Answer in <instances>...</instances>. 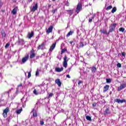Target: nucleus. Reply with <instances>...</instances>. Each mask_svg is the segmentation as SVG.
Returning a JSON list of instances; mask_svg holds the SVG:
<instances>
[{
  "label": "nucleus",
  "instance_id": "obj_5",
  "mask_svg": "<svg viewBox=\"0 0 126 126\" xmlns=\"http://www.w3.org/2000/svg\"><path fill=\"white\" fill-rule=\"evenodd\" d=\"M37 9H38V2H35V5L31 9V12H35Z\"/></svg>",
  "mask_w": 126,
  "mask_h": 126
},
{
  "label": "nucleus",
  "instance_id": "obj_12",
  "mask_svg": "<svg viewBox=\"0 0 126 126\" xmlns=\"http://www.w3.org/2000/svg\"><path fill=\"white\" fill-rule=\"evenodd\" d=\"M126 87V84L124 83L121 85V86L118 87V91H121V90H123L124 88Z\"/></svg>",
  "mask_w": 126,
  "mask_h": 126
},
{
  "label": "nucleus",
  "instance_id": "obj_51",
  "mask_svg": "<svg viewBox=\"0 0 126 126\" xmlns=\"http://www.w3.org/2000/svg\"><path fill=\"white\" fill-rule=\"evenodd\" d=\"M13 2H16V0H12Z\"/></svg>",
  "mask_w": 126,
  "mask_h": 126
},
{
  "label": "nucleus",
  "instance_id": "obj_59",
  "mask_svg": "<svg viewBox=\"0 0 126 126\" xmlns=\"http://www.w3.org/2000/svg\"><path fill=\"white\" fill-rule=\"evenodd\" d=\"M62 111H63V109H62Z\"/></svg>",
  "mask_w": 126,
  "mask_h": 126
},
{
  "label": "nucleus",
  "instance_id": "obj_55",
  "mask_svg": "<svg viewBox=\"0 0 126 126\" xmlns=\"http://www.w3.org/2000/svg\"><path fill=\"white\" fill-rule=\"evenodd\" d=\"M39 58H40V56H37V57H36V59H39Z\"/></svg>",
  "mask_w": 126,
  "mask_h": 126
},
{
  "label": "nucleus",
  "instance_id": "obj_24",
  "mask_svg": "<svg viewBox=\"0 0 126 126\" xmlns=\"http://www.w3.org/2000/svg\"><path fill=\"white\" fill-rule=\"evenodd\" d=\"M66 52H67V49H66V48L62 49L61 50V55H63V53H65Z\"/></svg>",
  "mask_w": 126,
  "mask_h": 126
},
{
  "label": "nucleus",
  "instance_id": "obj_6",
  "mask_svg": "<svg viewBox=\"0 0 126 126\" xmlns=\"http://www.w3.org/2000/svg\"><path fill=\"white\" fill-rule=\"evenodd\" d=\"M36 57V53H35V50H34V49H32L31 51V54L30 56V59H33Z\"/></svg>",
  "mask_w": 126,
  "mask_h": 126
},
{
  "label": "nucleus",
  "instance_id": "obj_41",
  "mask_svg": "<svg viewBox=\"0 0 126 126\" xmlns=\"http://www.w3.org/2000/svg\"><path fill=\"white\" fill-rule=\"evenodd\" d=\"M33 94H35V95H38V93H37V91H36V90H34Z\"/></svg>",
  "mask_w": 126,
  "mask_h": 126
},
{
  "label": "nucleus",
  "instance_id": "obj_19",
  "mask_svg": "<svg viewBox=\"0 0 126 126\" xmlns=\"http://www.w3.org/2000/svg\"><path fill=\"white\" fill-rule=\"evenodd\" d=\"M32 117H33L34 118H36L37 117V111H36V110H35V109H33L32 111Z\"/></svg>",
  "mask_w": 126,
  "mask_h": 126
},
{
  "label": "nucleus",
  "instance_id": "obj_46",
  "mask_svg": "<svg viewBox=\"0 0 126 126\" xmlns=\"http://www.w3.org/2000/svg\"><path fill=\"white\" fill-rule=\"evenodd\" d=\"M40 124L41 125V126H43L44 125V121H41L40 122Z\"/></svg>",
  "mask_w": 126,
  "mask_h": 126
},
{
  "label": "nucleus",
  "instance_id": "obj_32",
  "mask_svg": "<svg viewBox=\"0 0 126 126\" xmlns=\"http://www.w3.org/2000/svg\"><path fill=\"white\" fill-rule=\"evenodd\" d=\"M106 82L107 83H111V82H112V80L110 78L106 79Z\"/></svg>",
  "mask_w": 126,
  "mask_h": 126
},
{
  "label": "nucleus",
  "instance_id": "obj_39",
  "mask_svg": "<svg viewBox=\"0 0 126 126\" xmlns=\"http://www.w3.org/2000/svg\"><path fill=\"white\" fill-rule=\"evenodd\" d=\"M82 83H83V81H79L78 82V85H80V84H82Z\"/></svg>",
  "mask_w": 126,
  "mask_h": 126
},
{
  "label": "nucleus",
  "instance_id": "obj_23",
  "mask_svg": "<svg viewBox=\"0 0 126 126\" xmlns=\"http://www.w3.org/2000/svg\"><path fill=\"white\" fill-rule=\"evenodd\" d=\"M66 11L69 15H72L73 14V10H67Z\"/></svg>",
  "mask_w": 126,
  "mask_h": 126
},
{
  "label": "nucleus",
  "instance_id": "obj_10",
  "mask_svg": "<svg viewBox=\"0 0 126 126\" xmlns=\"http://www.w3.org/2000/svg\"><path fill=\"white\" fill-rule=\"evenodd\" d=\"M56 45H57V42H55L54 43L52 44L49 49V52H53V51H54L55 48H56Z\"/></svg>",
  "mask_w": 126,
  "mask_h": 126
},
{
  "label": "nucleus",
  "instance_id": "obj_1",
  "mask_svg": "<svg viewBox=\"0 0 126 126\" xmlns=\"http://www.w3.org/2000/svg\"><path fill=\"white\" fill-rule=\"evenodd\" d=\"M82 10V3L81 2H79L77 5V7L75 10L76 13H79Z\"/></svg>",
  "mask_w": 126,
  "mask_h": 126
},
{
  "label": "nucleus",
  "instance_id": "obj_26",
  "mask_svg": "<svg viewBox=\"0 0 126 126\" xmlns=\"http://www.w3.org/2000/svg\"><path fill=\"white\" fill-rule=\"evenodd\" d=\"M96 70H97V68H96V67L95 66L93 67L91 69L92 72L94 73L96 72Z\"/></svg>",
  "mask_w": 126,
  "mask_h": 126
},
{
  "label": "nucleus",
  "instance_id": "obj_16",
  "mask_svg": "<svg viewBox=\"0 0 126 126\" xmlns=\"http://www.w3.org/2000/svg\"><path fill=\"white\" fill-rule=\"evenodd\" d=\"M110 114H111V111H110V108H106L105 110L104 111V115H109Z\"/></svg>",
  "mask_w": 126,
  "mask_h": 126
},
{
  "label": "nucleus",
  "instance_id": "obj_9",
  "mask_svg": "<svg viewBox=\"0 0 126 126\" xmlns=\"http://www.w3.org/2000/svg\"><path fill=\"white\" fill-rule=\"evenodd\" d=\"M53 29H54V27L53 26H50L46 30L47 34H50V33H52V32H53Z\"/></svg>",
  "mask_w": 126,
  "mask_h": 126
},
{
  "label": "nucleus",
  "instance_id": "obj_45",
  "mask_svg": "<svg viewBox=\"0 0 126 126\" xmlns=\"http://www.w3.org/2000/svg\"><path fill=\"white\" fill-rule=\"evenodd\" d=\"M93 18H94V17H92V19H89V22H90V23H91V22H92V21H93Z\"/></svg>",
  "mask_w": 126,
  "mask_h": 126
},
{
  "label": "nucleus",
  "instance_id": "obj_53",
  "mask_svg": "<svg viewBox=\"0 0 126 126\" xmlns=\"http://www.w3.org/2000/svg\"><path fill=\"white\" fill-rule=\"evenodd\" d=\"M70 44H72V43H73V41H69Z\"/></svg>",
  "mask_w": 126,
  "mask_h": 126
},
{
  "label": "nucleus",
  "instance_id": "obj_36",
  "mask_svg": "<svg viewBox=\"0 0 126 126\" xmlns=\"http://www.w3.org/2000/svg\"><path fill=\"white\" fill-rule=\"evenodd\" d=\"M117 67H122V64L121 63H118L117 64Z\"/></svg>",
  "mask_w": 126,
  "mask_h": 126
},
{
  "label": "nucleus",
  "instance_id": "obj_49",
  "mask_svg": "<svg viewBox=\"0 0 126 126\" xmlns=\"http://www.w3.org/2000/svg\"><path fill=\"white\" fill-rule=\"evenodd\" d=\"M0 78H1V79H2V75L1 74V73H0Z\"/></svg>",
  "mask_w": 126,
  "mask_h": 126
},
{
  "label": "nucleus",
  "instance_id": "obj_35",
  "mask_svg": "<svg viewBox=\"0 0 126 126\" xmlns=\"http://www.w3.org/2000/svg\"><path fill=\"white\" fill-rule=\"evenodd\" d=\"M15 94L16 95H18V94H19V91L18 90V89H16Z\"/></svg>",
  "mask_w": 126,
  "mask_h": 126
},
{
  "label": "nucleus",
  "instance_id": "obj_57",
  "mask_svg": "<svg viewBox=\"0 0 126 126\" xmlns=\"http://www.w3.org/2000/svg\"><path fill=\"white\" fill-rule=\"evenodd\" d=\"M53 1H56V0H52Z\"/></svg>",
  "mask_w": 126,
  "mask_h": 126
},
{
  "label": "nucleus",
  "instance_id": "obj_34",
  "mask_svg": "<svg viewBox=\"0 0 126 126\" xmlns=\"http://www.w3.org/2000/svg\"><path fill=\"white\" fill-rule=\"evenodd\" d=\"M31 77V72H28V78Z\"/></svg>",
  "mask_w": 126,
  "mask_h": 126
},
{
  "label": "nucleus",
  "instance_id": "obj_42",
  "mask_svg": "<svg viewBox=\"0 0 126 126\" xmlns=\"http://www.w3.org/2000/svg\"><path fill=\"white\" fill-rule=\"evenodd\" d=\"M2 4H3V3L1 0H0V7H1L2 6Z\"/></svg>",
  "mask_w": 126,
  "mask_h": 126
},
{
  "label": "nucleus",
  "instance_id": "obj_43",
  "mask_svg": "<svg viewBox=\"0 0 126 126\" xmlns=\"http://www.w3.org/2000/svg\"><path fill=\"white\" fill-rule=\"evenodd\" d=\"M39 75V71L37 70L35 73V76H38Z\"/></svg>",
  "mask_w": 126,
  "mask_h": 126
},
{
  "label": "nucleus",
  "instance_id": "obj_15",
  "mask_svg": "<svg viewBox=\"0 0 126 126\" xmlns=\"http://www.w3.org/2000/svg\"><path fill=\"white\" fill-rule=\"evenodd\" d=\"M55 83L58 85L59 87L62 86V82H61V80L60 79H57L55 80Z\"/></svg>",
  "mask_w": 126,
  "mask_h": 126
},
{
  "label": "nucleus",
  "instance_id": "obj_33",
  "mask_svg": "<svg viewBox=\"0 0 126 126\" xmlns=\"http://www.w3.org/2000/svg\"><path fill=\"white\" fill-rule=\"evenodd\" d=\"M57 10H58V9H55L52 10V12L53 14H55L56 13V11H57Z\"/></svg>",
  "mask_w": 126,
  "mask_h": 126
},
{
  "label": "nucleus",
  "instance_id": "obj_48",
  "mask_svg": "<svg viewBox=\"0 0 126 126\" xmlns=\"http://www.w3.org/2000/svg\"><path fill=\"white\" fill-rule=\"evenodd\" d=\"M66 77L67 78H70V76L69 74H67L66 75Z\"/></svg>",
  "mask_w": 126,
  "mask_h": 126
},
{
  "label": "nucleus",
  "instance_id": "obj_27",
  "mask_svg": "<svg viewBox=\"0 0 126 126\" xmlns=\"http://www.w3.org/2000/svg\"><path fill=\"white\" fill-rule=\"evenodd\" d=\"M86 120H87V121H90V122L92 121V119L91 118V117H90L89 116H87L86 117Z\"/></svg>",
  "mask_w": 126,
  "mask_h": 126
},
{
  "label": "nucleus",
  "instance_id": "obj_21",
  "mask_svg": "<svg viewBox=\"0 0 126 126\" xmlns=\"http://www.w3.org/2000/svg\"><path fill=\"white\" fill-rule=\"evenodd\" d=\"M74 33V31H70L69 32H68V33L66 35L67 38H68V37H69L70 35H72V34H73Z\"/></svg>",
  "mask_w": 126,
  "mask_h": 126
},
{
  "label": "nucleus",
  "instance_id": "obj_13",
  "mask_svg": "<svg viewBox=\"0 0 126 126\" xmlns=\"http://www.w3.org/2000/svg\"><path fill=\"white\" fill-rule=\"evenodd\" d=\"M109 88H110V85H106L103 87V93H106L108 90H109Z\"/></svg>",
  "mask_w": 126,
  "mask_h": 126
},
{
  "label": "nucleus",
  "instance_id": "obj_58",
  "mask_svg": "<svg viewBox=\"0 0 126 126\" xmlns=\"http://www.w3.org/2000/svg\"><path fill=\"white\" fill-rule=\"evenodd\" d=\"M67 6H69V4L67 5Z\"/></svg>",
  "mask_w": 126,
  "mask_h": 126
},
{
  "label": "nucleus",
  "instance_id": "obj_60",
  "mask_svg": "<svg viewBox=\"0 0 126 126\" xmlns=\"http://www.w3.org/2000/svg\"><path fill=\"white\" fill-rule=\"evenodd\" d=\"M62 111H63V109H62Z\"/></svg>",
  "mask_w": 126,
  "mask_h": 126
},
{
  "label": "nucleus",
  "instance_id": "obj_61",
  "mask_svg": "<svg viewBox=\"0 0 126 126\" xmlns=\"http://www.w3.org/2000/svg\"><path fill=\"white\" fill-rule=\"evenodd\" d=\"M62 111H63V109H62Z\"/></svg>",
  "mask_w": 126,
  "mask_h": 126
},
{
  "label": "nucleus",
  "instance_id": "obj_4",
  "mask_svg": "<svg viewBox=\"0 0 126 126\" xmlns=\"http://www.w3.org/2000/svg\"><path fill=\"white\" fill-rule=\"evenodd\" d=\"M9 112V108L6 107L5 109L3 110L2 116L3 118H7V113Z\"/></svg>",
  "mask_w": 126,
  "mask_h": 126
},
{
  "label": "nucleus",
  "instance_id": "obj_14",
  "mask_svg": "<svg viewBox=\"0 0 126 126\" xmlns=\"http://www.w3.org/2000/svg\"><path fill=\"white\" fill-rule=\"evenodd\" d=\"M45 49V42H42L41 45H39L38 47V50H44Z\"/></svg>",
  "mask_w": 126,
  "mask_h": 126
},
{
  "label": "nucleus",
  "instance_id": "obj_28",
  "mask_svg": "<svg viewBox=\"0 0 126 126\" xmlns=\"http://www.w3.org/2000/svg\"><path fill=\"white\" fill-rule=\"evenodd\" d=\"M117 11V7H114L111 10L112 13H115Z\"/></svg>",
  "mask_w": 126,
  "mask_h": 126
},
{
  "label": "nucleus",
  "instance_id": "obj_25",
  "mask_svg": "<svg viewBox=\"0 0 126 126\" xmlns=\"http://www.w3.org/2000/svg\"><path fill=\"white\" fill-rule=\"evenodd\" d=\"M21 112H22V108L18 109L16 111V114H17V115H19V114H21Z\"/></svg>",
  "mask_w": 126,
  "mask_h": 126
},
{
  "label": "nucleus",
  "instance_id": "obj_18",
  "mask_svg": "<svg viewBox=\"0 0 126 126\" xmlns=\"http://www.w3.org/2000/svg\"><path fill=\"white\" fill-rule=\"evenodd\" d=\"M55 70L57 72H61V71H63V67H62L61 68L56 67L55 68Z\"/></svg>",
  "mask_w": 126,
  "mask_h": 126
},
{
  "label": "nucleus",
  "instance_id": "obj_20",
  "mask_svg": "<svg viewBox=\"0 0 126 126\" xmlns=\"http://www.w3.org/2000/svg\"><path fill=\"white\" fill-rule=\"evenodd\" d=\"M1 35H2V38H5L6 37V33L4 30H2L1 32Z\"/></svg>",
  "mask_w": 126,
  "mask_h": 126
},
{
  "label": "nucleus",
  "instance_id": "obj_38",
  "mask_svg": "<svg viewBox=\"0 0 126 126\" xmlns=\"http://www.w3.org/2000/svg\"><path fill=\"white\" fill-rule=\"evenodd\" d=\"M53 96H54V94L53 93H50L49 94L48 97L49 98H51V97H53Z\"/></svg>",
  "mask_w": 126,
  "mask_h": 126
},
{
  "label": "nucleus",
  "instance_id": "obj_30",
  "mask_svg": "<svg viewBox=\"0 0 126 126\" xmlns=\"http://www.w3.org/2000/svg\"><path fill=\"white\" fill-rule=\"evenodd\" d=\"M9 46H10V43H9V42H7L5 45V49H7Z\"/></svg>",
  "mask_w": 126,
  "mask_h": 126
},
{
  "label": "nucleus",
  "instance_id": "obj_11",
  "mask_svg": "<svg viewBox=\"0 0 126 126\" xmlns=\"http://www.w3.org/2000/svg\"><path fill=\"white\" fill-rule=\"evenodd\" d=\"M18 9V7L16 6L14 7L12 11H11V13L13 15H15L17 13V10Z\"/></svg>",
  "mask_w": 126,
  "mask_h": 126
},
{
  "label": "nucleus",
  "instance_id": "obj_29",
  "mask_svg": "<svg viewBox=\"0 0 126 126\" xmlns=\"http://www.w3.org/2000/svg\"><path fill=\"white\" fill-rule=\"evenodd\" d=\"M112 8H113V6L109 5L107 7H106V10L108 11V10H110V9H112Z\"/></svg>",
  "mask_w": 126,
  "mask_h": 126
},
{
  "label": "nucleus",
  "instance_id": "obj_56",
  "mask_svg": "<svg viewBox=\"0 0 126 126\" xmlns=\"http://www.w3.org/2000/svg\"><path fill=\"white\" fill-rule=\"evenodd\" d=\"M69 70H71V67L69 68Z\"/></svg>",
  "mask_w": 126,
  "mask_h": 126
},
{
  "label": "nucleus",
  "instance_id": "obj_52",
  "mask_svg": "<svg viewBox=\"0 0 126 126\" xmlns=\"http://www.w3.org/2000/svg\"><path fill=\"white\" fill-rule=\"evenodd\" d=\"M32 0H28V1H29V2H32Z\"/></svg>",
  "mask_w": 126,
  "mask_h": 126
},
{
  "label": "nucleus",
  "instance_id": "obj_47",
  "mask_svg": "<svg viewBox=\"0 0 126 126\" xmlns=\"http://www.w3.org/2000/svg\"><path fill=\"white\" fill-rule=\"evenodd\" d=\"M6 120L7 121L8 123H10V119L9 118H7Z\"/></svg>",
  "mask_w": 126,
  "mask_h": 126
},
{
  "label": "nucleus",
  "instance_id": "obj_8",
  "mask_svg": "<svg viewBox=\"0 0 126 126\" xmlns=\"http://www.w3.org/2000/svg\"><path fill=\"white\" fill-rule=\"evenodd\" d=\"M115 101L116 103H118V104H123V103H126V99H116Z\"/></svg>",
  "mask_w": 126,
  "mask_h": 126
},
{
  "label": "nucleus",
  "instance_id": "obj_31",
  "mask_svg": "<svg viewBox=\"0 0 126 126\" xmlns=\"http://www.w3.org/2000/svg\"><path fill=\"white\" fill-rule=\"evenodd\" d=\"M119 31H120V32H125V28H120L119 29Z\"/></svg>",
  "mask_w": 126,
  "mask_h": 126
},
{
  "label": "nucleus",
  "instance_id": "obj_40",
  "mask_svg": "<svg viewBox=\"0 0 126 126\" xmlns=\"http://www.w3.org/2000/svg\"><path fill=\"white\" fill-rule=\"evenodd\" d=\"M122 57H126V52H122L121 53Z\"/></svg>",
  "mask_w": 126,
  "mask_h": 126
},
{
  "label": "nucleus",
  "instance_id": "obj_17",
  "mask_svg": "<svg viewBox=\"0 0 126 126\" xmlns=\"http://www.w3.org/2000/svg\"><path fill=\"white\" fill-rule=\"evenodd\" d=\"M34 36V32H29L28 34V37L29 39H31Z\"/></svg>",
  "mask_w": 126,
  "mask_h": 126
},
{
  "label": "nucleus",
  "instance_id": "obj_54",
  "mask_svg": "<svg viewBox=\"0 0 126 126\" xmlns=\"http://www.w3.org/2000/svg\"><path fill=\"white\" fill-rule=\"evenodd\" d=\"M51 4L48 5V8H50V7H51Z\"/></svg>",
  "mask_w": 126,
  "mask_h": 126
},
{
  "label": "nucleus",
  "instance_id": "obj_22",
  "mask_svg": "<svg viewBox=\"0 0 126 126\" xmlns=\"http://www.w3.org/2000/svg\"><path fill=\"white\" fill-rule=\"evenodd\" d=\"M100 32L101 33H103V34H106V35H109V32H107V31L106 30H100Z\"/></svg>",
  "mask_w": 126,
  "mask_h": 126
},
{
  "label": "nucleus",
  "instance_id": "obj_3",
  "mask_svg": "<svg viewBox=\"0 0 126 126\" xmlns=\"http://www.w3.org/2000/svg\"><path fill=\"white\" fill-rule=\"evenodd\" d=\"M67 62H68V60L67 59V56L65 55L63 58V66L66 68L67 67Z\"/></svg>",
  "mask_w": 126,
  "mask_h": 126
},
{
  "label": "nucleus",
  "instance_id": "obj_44",
  "mask_svg": "<svg viewBox=\"0 0 126 126\" xmlns=\"http://www.w3.org/2000/svg\"><path fill=\"white\" fill-rule=\"evenodd\" d=\"M97 105V103L96 102H94L92 104L93 107H96V105Z\"/></svg>",
  "mask_w": 126,
  "mask_h": 126
},
{
  "label": "nucleus",
  "instance_id": "obj_50",
  "mask_svg": "<svg viewBox=\"0 0 126 126\" xmlns=\"http://www.w3.org/2000/svg\"><path fill=\"white\" fill-rule=\"evenodd\" d=\"M22 86V84H20L18 86V87H21Z\"/></svg>",
  "mask_w": 126,
  "mask_h": 126
},
{
  "label": "nucleus",
  "instance_id": "obj_7",
  "mask_svg": "<svg viewBox=\"0 0 126 126\" xmlns=\"http://www.w3.org/2000/svg\"><path fill=\"white\" fill-rule=\"evenodd\" d=\"M29 59V55L27 54L26 56H25L24 58L22 59V63H25L26 62L28 61V59Z\"/></svg>",
  "mask_w": 126,
  "mask_h": 126
},
{
  "label": "nucleus",
  "instance_id": "obj_2",
  "mask_svg": "<svg viewBox=\"0 0 126 126\" xmlns=\"http://www.w3.org/2000/svg\"><path fill=\"white\" fill-rule=\"evenodd\" d=\"M116 27H117L116 23L112 24L109 27L108 33H112V32H114V31H115V29H116Z\"/></svg>",
  "mask_w": 126,
  "mask_h": 126
},
{
  "label": "nucleus",
  "instance_id": "obj_37",
  "mask_svg": "<svg viewBox=\"0 0 126 126\" xmlns=\"http://www.w3.org/2000/svg\"><path fill=\"white\" fill-rule=\"evenodd\" d=\"M84 46V44L83 43V42H81L80 43V47H83Z\"/></svg>",
  "mask_w": 126,
  "mask_h": 126
}]
</instances>
